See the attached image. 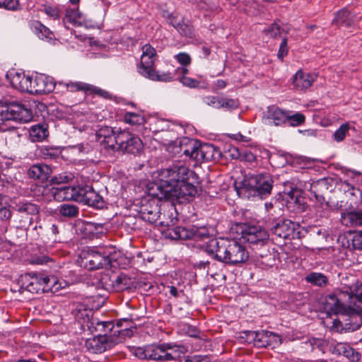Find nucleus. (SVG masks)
Returning a JSON list of instances; mask_svg holds the SVG:
<instances>
[{
    "label": "nucleus",
    "instance_id": "nucleus-1",
    "mask_svg": "<svg viewBox=\"0 0 362 362\" xmlns=\"http://www.w3.org/2000/svg\"><path fill=\"white\" fill-rule=\"evenodd\" d=\"M205 250L215 260L229 265L245 263L250 257L246 247L234 239L211 238Z\"/></svg>",
    "mask_w": 362,
    "mask_h": 362
},
{
    "label": "nucleus",
    "instance_id": "nucleus-2",
    "mask_svg": "<svg viewBox=\"0 0 362 362\" xmlns=\"http://www.w3.org/2000/svg\"><path fill=\"white\" fill-rule=\"evenodd\" d=\"M160 226L168 228V236L174 240L192 239L196 241L209 239L211 234L206 226H191L189 227L174 226L177 218L173 216L170 211H163L161 218H158Z\"/></svg>",
    "mask_w": 362,
    "mask_h": 362
},
{
    "label": "nucleus",
    "instance_id": "nucleus-3",
    "mask_svg": "<svg viewBox=\"0 0 362 362\" xmlns=\"http://www.w3.org/2000/svg\"><path fill=\"white\" fill-rule=\"evenodd\" d=\"M20 289L33 293L57 292L62 288L54 276H49L41 272H30L23 274L18 279Z\"/></svg>",
    "mask_w": 362,
    "mask_h": 362
},
{
    "label": "nucleus",
    "instance_id": "nucleus-4",
    "mask_svg": "<svg viewBox=\"0 0 362 362\" xmlns=\"http://www.w3.org/2000/svg\"><path fill=\"white\" fill-rule=\"evenodd\" d=\"M180 147L184 155L196 162H208L220 154V151L214 145L189 138H183L180 141Z\"/></svg>",
    "mask_w": 362,
    "mask_h": 362
},
{
    "label": "nucleus",
    "instance_id": "nucleus-5",
    "mask_svg": "<svg viewBox=\"0 0 362 362\" xmlns=\"http://www.w3.org/2000/svg\"><path fill=\"white\" fill-rule=\"evenodd\" d=\"M143 54L141 57V63L138 66L139 73L152 81L168 82L174 79L173 74L168 71H156L153 68L156 56V49L149 44L142 47Z\"/></svg>",
    "mask_w": 362,
    "mask_h": 362
},
{
    "label": "nucleus",
    "instance_id": "nucleus-6",
    "mask_svg": "<svg viewBox=\"0 0 362 362\" xmlns=\"http://www.w3.org/2000/svg\"><path fill=\"white\" fill-rule=\"evenodd\" d=\"M95 325V330L100 332L98 335L111 336L109 334L113 332L114 335L116 334L118 335V337L115 339L118 342L125 337L133 336L136 329L134 323L129 318L120 319L117 321L115 325L110 321L95 322V320L93 319L91 325Z\"/></svg>",
    "mask_w": 362,
    "mask_h": 362
},
{
    "label": "nucleus",
    "instance_id": "nucleus-7",
    "mask_svg": "<svg viewBox=\"0 0 362 362\" xmlns=\"http://www.w3.org/2000/svg\"><path fill=\"white\" fill-rule=\"evenodd\" d=\"M194 175L193 171L181 163H173L168 168L158 170V178L163 183L160 187L161 192L167 186H173L180 182L189 180Z\"/></svg>",
    "mask_w": 362,
    "mask_h": 362
},
{
    "label": "nucleus",
    "instance_id": "nucleus-8",
    "mask_svg": "<svg viewBox=\"0 0 362 362\" xmlns=\"http://www.w3.org/2000/svg\"><path fill=\"white\" fill-rule=\"evenodd\" d=\"M112 259L111 252L104 247L90 249L81 255V264L88 270L109 269L112 267Z\"/></svg>",
    "mask_w": 362,
    "mask_h": 362
},
{
    "label": "nucleus",
    "instance_id": "nucleus-9",
    "mask_svg": "<svg viewBox=\"0 0 362 362\" xmlns=\"http://www.w3.org/2000/svg\"><path fill=\"white\" fill-rule=\"evenodd\" d=\"M32 118V111L25 105L12 103L0 108V129L4 131L1 126L7 125V123H25Z\"/></svg>",
    "mask_w": 362,
    "mask_h": 362
},
{
    "label": "nucleus",
    "instance_id": "nucleus-10",
    "mask_svg": "<svg viewBox=\"0 0 362 362\" xmlns=\"http://www.w3.org/2000/svg\"><path fill=\"white\" fill-rule=\"evenodd\" d=\"M16 212L15 222L17 228L28 230L34 220L39 218L40 207L37 204L27 200H20L13 206Z\"/></svg>",
    "mask_w": 362,
    "mask_h": 362
},
{
    "label": "nucleus",
    "instance_id": "nucleus-11",
    "mask_svg": "<svg viewBox=\"0 0 362 362\" xmlns=\"http://www.w3.org/2000/svg\"><path fill=\"white\" fill-rule=\"evenodd\" d=\"M185 353L183 346L172 343L147 345L148 359L168 361L176 360Z\"/></svg>",
    "mask_w": 362,
    "mask_h": 362
},
{
    "label": "nucleus",
    "instance_id": "nucleus-12",
    "mask_svg": "<svg viewBox=\"0 0 362 362\" xmlns=\"http://www.w3.org/2000/svg\"><path fill=\"white\" fill-rule=\"evenodd\" d=\"M235 228L241 238L251 245L264 246L268 242V231L259 226L240 223L235 224Z\"/></svg>",
    "mask_w": 362,
    "mask_h": 362
},
{
    "label": "nucleus",
    "instance_id": "nucleus-13",
    "mask_svg": "<svg viewBox=\"0 0 362 362\" xmlns=\"http://www.w3.org/2000/svg\"><path fill=\"white\" fill-rule=\"evenodd\" d=\"M325 310L329 314L349 315L351 310L347 306V292L340 291L325 297L322 302Z\"/></svg>",
    "mask_w": 362,
    "mask_h": 362
},
{
    "label": "nucleus",
    "instance_id": "nucleus-14",
    "mask_svg": "<svg viewBox=\"0 0 362 362\" xmlns=\"http://www.w3.org/2000/svg\"><path fill=\"white\" fill-rule=\"evenodd\" d=\"M161 193L165 199L173 202L177 201L181 203L194 197L197 194V188L192 183L186 180L173 186H167Z\"/></svg>",
    "mask_w": 362,
    "mask_h": 362
},
{
    "label": "nucleus",
    "instance_id": "nucleus-15",
    "mask_svg": "<svg viewBox=\"0 0 362 362\" xmlns=\"http://www.w3.org/2000/svg\"><path fill=\"white\" fill-rule=\"evenodd\" d=\"M143 149V143L141 139L129 132L119 131L117 133V144L112 151L131 153L136 155Z\"/></svg>",
    "mask_w": 362,
    "mask_h": 362
},
{
    "label": "nucleus",
    "instance_id": "nucleus-16",
    "mask_svg": "<svg viewBox=\"0 0 362 362\" xmlns=\"http://www.w3.org/2000/svg\"><path fill=\"white\" fill-rule=\"evenodd\" d=\"M332 183V180L322 178L310 184V192L315 198L319 207L322 209V211L320 212V216H325L326 211L329 207V202L326 200L325 197L333 189Z\"/></svg>",
    "mask_w": 362,
    "mask_h": 362
},
{
    "label": "nucleus",
    "instance_id": "nucleus-17",
    "mask_svg": "<svg viewBox=\"0 0 362 362\" xmlns=\"http://www.w3.org/2000/svg\"><path fill=\"white\" fill-rule=\"evenodd\" d=\"M247 185L260 198L269 197L274 185L272 176L268 173H262L252 175L247 181Z\"/></svg>",
    "mask_w": 362,
    "mask_h": 362
},
{
    "label": "nucleus",
    "instance_id": "nucleus-18",
    "mask_svg": "<svg viewBox=\"0 0 362 362\" xmlns=\"http://www.w3.org/2000/svg\"><path fill=\"white\" fill-rule=\"evenodd\" d=\"M299 224L287 218L274 219L271 226L270 230L272 234L283 239H294L299 232Z\"/></svg>",
    "mask_w": 362,
    "mask_h": 362
},
{
    "label": "nucleus",
    "instance_id": "nucleus-19",
    "mask_svg": "<svg viewBox=\"0 0 362 362\" xmlns=\"http://www.w3.org/2000/svg\"><path fill=\"white\" fill-rule=\"evenodd\" d=\"M77 192L76 202L97 209H102L105 206L103 197L95 191L93 187L89 185L79 186Z\"/></svg>",
    "mask_w": 362,
    "mask_h": 362
},
{
    "label": "nucleus",
    "instance_id": "nucleus-20",
    "mask_svg": "<svg viewBox=\"0 0 362 362\" xmlns=\"http://www.w3.org/2000/svg\"><path fill=\"white\" fill-rule=\"evenodd\" d=\"M79 186L74 187L64 185L57 187L44 189L42 194H48L49 197L57 202H64L69 200L76 201L78 197V189Z\"/></svg>",
    "mask_w": 362,
    "mask_h": 362
},
{
    "label": "nucleus",
    "instance_id": "nucleus-21",
    "mask_svg": "<svg viewBox=\"0 0 362 362\" xmlns=\"http://www.w3.org/2000/svg\"><path fill=\"white\" fill-rule=\"evenodd\" d=\"M117 343L112 336L97 335L86 339L85 346L90 353L101 354L112 349Z\"/></svg>",
    "mask_w": 362,
    "mask_h": 362
},
{
    "label": "nucleus",
    "instance_id": "nucleus-22",
    "mask_svg": "<svg viewBox=\"0 0 362 362\" xmlns=\"http://www.w3.org/2000/svg\"><path fill=\"white\" fill-rule=\"evenodd\" d=\"M55 83L53 78L45 74H39L31 77L29 92L32 94H47L54 90Z\"/></svg>",
    "mask_w": 362,
    "mask_h": 362
},
{
    "label": "nucleus",
    "instance_id": "nucleus-23",
    "mask_svg": "<svg viewBox=\"0 0 362 362\" xmlns=\"http://www.w3.org/2000/svg\"><path fill=\"white\" fill-rule=\"evenodd\" d=\"M284 199L287 209L296 214L302 213L306 209L305 198L301 194V191L297 188H292L288 192H285Z\"/></svg>",
    "mask_w": 362,
    "mask_h": 362
},
{
    "label": "nucleus",
    "instance_id": "nucleus-24",
    "mask_svg": "<svg viewBox=\"0 0 362 362\" xmlns=\"http://www.w3.org/2000/svg\"><path fill=\"white\" fill-rule=\"evenodd\" d=\"M347 306L352 313L362 312V282H357L346 289Z\"/></svg>",
    "mask_w": 362,
    "mask_h": 362
},
{
    "label": "nucleus",
    "instance_id": "nucleus-25",
    "mask_svg": "<svg viewBox=\"0 0 362 362\" xmlns=\"http://www.w3.org/2000/svg\"><path fill=\"white\" fill-rule=\"evenodd\" d=\"M141 218L150 223H154L161 218V208L154 199L145 201L140 206Z\"/></svg>",
    "mask_w": 362,
    "mask_h": 362
},
{
    "label": "nucleus",
    "instance_id": "nucleus-26",
    "mask_svg": "<svg viewBox=\"0 0 362 362\" xmlns=\"http://www.w3.org/2000/svg\"><path fill=\"white\" fill-rule=\"evenodd\" d=\"M264 119L269 125L284 126L287 124V110L275 105L269 106L264 112Z\"/></svg>",
    "mask_w": 362,
    "mask_h": 362
},
{
    "label": "nucleus",
    "instance_id": "nucleus-27",
    "mask_svg": "<svg viewBox=\"0 0 362 362\" xmlns=\"http://www.w3.org/2000/svg\"><path fill=\"white\" fill-rule=\"evenodd\" d=\"M128 281L129 279L123 275L113 276L104 275L101 279V283L105 290L115 292L127 289L129 288Z\"/></svg>",
    "mask_w": 362,
    "mask_h": 362
},
{
    "label": "nucleus",
    "instance_id": "nucleus-28",
    "mask_svg": "<svg viewBox=\"0 0 362 362\" xmlns=\"http://www.w3.org/2000/svg\"><path fill=\"white\" fill-rule=\"evenodd\" d=\"M279 254L273 248L269 250L264 247L262 250L255 252L256 265L262 269H267L276 264Z\"/></svg>",
    "mask_w": 362,
    "mask_h": 362
},
{
    "label": "nucleus",
    "instance_id": "nucleus-29",
    "mask_svg": "<svg viewBox=\"0 0 362 362\" xmlns=\"http://www.w3.org/2000/svg\"><path fill=\"white\" fill-rule=\"evenodd\" d=\"M59 85L66 87V90L70 92L83 91L85 93H95L103 97H106L108 95L107 91L91 84L81 81H69L68 83L60 82Z\"/></svg>",
    "mask_w": 362,
    "mask_h": 362
},
{
    "label": "nucleus",
    "instance_id": "nucleus-30",
    "mask_svg": "<svg viewBox=\"0 0 362 362\" xmlns=\"http://www.w3.org/2000/svg\"><path fill=\"white\" fill-rule=\"evenodd\" d=\"M6 77L13 88L22 92H29L31 84V76H26L23 72L11 71L6 74Z\"/></svg>",
    "mask_w": 362,
    "mask_h": 362
},
{
    "label": "nucleus",
    "instance_id": "nucleus-31",
    "mask_svg": "<svg viewBox=\"0 0 362 362\" xmlns=\"http://www.w3.org/2000/svg\"><path fill=\"white\" fill-rule=\"evenodd\" d=\"M117 132L112 127L105 126L100 128L96 132L98 140L103 144L104 148L113 151L115 145L117 144Z\"/></svg>",
    "mask_w": 362,
    "mask_h": 362
},
{
    "label": "nucleus",
    "instance_id": "nucleus-32",
    "mask_svg": "<svg viewBox=\"0 0 362 362\" xmlns=\"http://www.w3.org/2000/svg\"><path fill=\"white\" fill-rule=\"evenodd\" d=\"M52 173L51 167L47 164L37 163L31 165L28 170L30 178L46 181Z\"/></svg>",
    "mask_w": 362,
    "mask_h": 362
},
{
    "label": "nucleus",
    "instance_id": "nucleus-33",
    "mask_svg": "<svg viewBox=\"0 0 362 362\" xmlns=\"http://www.w3.org/2000/svg\"><path fill=\"white\" fill-rule=\"evenodd\" d=\"M315 80L314 75L298 71L293 77V86L296 90H303L309 88Z\"/></svg>",
    "mask_w": 362,
    "mask_h": 362
},
{
    "label": "nucleus",
    "instance_id": "nucleus-34",
    "mask_svg": "<svg viewBox=\"0 0 362 362\" xmlns=\"http://www.w3.org/2000/svg\"><path fill=\"white\" fill-rule=\"evenodd\" d=\"M332 24L337 27L351 28L354 25V16L344 8L335 13Z\"/></svg>",
    "mask_w": 362,
    "mask_h": 362
},
{
    "label": "nucleus",
    "instance_id": "nucleus-35",
    "mask_svg": "<svg viewBox=\"0 0 362 362\" xmlns=\"http://www.w3.org/2000/svg\"><path fill=\"white\" fill-rule=\"evenodd\" d=\"M305 281L312 286L324 288L328 285L329 279L322 273L312 272L305 276Z\"/></svg>",
    "mask_w": 362,
    "mask_h": 362
},
{
    "label": "nucleus",
    "instance_id": "nucleus-36",
    "mask_svg": "<svg viewBox=\"0 0 362 362\" xmlns=\"http://www.w3.org/2000/svg\"><path fill=\"white\" fill-rule=\"evenodd\" d=\"M334 350L352 361H358L361 358L360 354L347 344L338 343Z\"/></svg>",
    "mask_w": 362,
    "mask_h": 362
},
{
    "label": "nucleus",
    "instance_id": "nucleus-37",
    "mask_svg": "<svg viewBox=\"0 0 362 362\" xmlns=\"http://www.w3.org/2000/svg\"><path fill=\"white\" fill-rule=\"evenodd\" d=\"M84 17L78 8H69L66 11L65 17L63 19L64 25L69 23L75 26H81L84 23Z\"/></svg>",
    "mask_w": 362,
    "mask_h": 362
},
{
    "label": "nucleus",
    "instance_id": "nucleus-38",
    "mask_svg": "<svg viewBox=\"0 0 362 362\" xmlns=\"http://www.w3.org/2000/svg\"><path fill=\"white\" fill-rule=\"evenodd\" d=\"M346 247L352 250H362V230L355 231L344 236Z\"/></svg>",
    "mask_w": 362,
    "mask_h": 362
},
{
    "label": "nucleus",
    "instance_id": "nucleus-39",
    "mask_svg": "<svg viewBox=\"0 0 362 362\" xmlns=\"http://www.w3.org/2000/svg\"><path fill=\"white\" fill-rule=\"evenodd\" d=\"M30 136L33 141H42L48 136V130L45 124L33 125L30 131Z\"/></svg>",
    "mask_w": 362,
    "mask_h": 362
},
{
    "label": "nucleus",
    "instance_id": "nucleus-40",
    "mask_svg": "<svg viewBox=\"0 0 362 362\" xmlns=\"http://www.w3.org/2000/svg\"><path fill=\"white\" fill-rule=\"evenodd\" d=\"M59 214L61 216L68 218L78 217L79 208L72 204H63L58 207Z\"/></svg>",
    "mask_w": 362,
    "mask_h": 362
},
{
    "label": "nucleus",
    "instance_id": "nucleus-41",
    "mask_svg": "<svg viewBox=\"0 0 362 362\" xmlns=\"http://www.w3.org/2000/svg\"><path fill=\"white\" fill-rule=\"evenodd\" d=\"M264 33L266 35H269L271 37L279 38L283 33H285L287 34L288 30L281 28L280 24L275 21L272 23L267 28H265L264 30Z\"/></svg>",
    "mask_w": 362,
    "mask_h": 362
},
{
    "label": "nucleus",
    "instance_id": "nucleus-42",
    "mask_svg": "<svg viewBox=\"0 0 362 362\" xmlns=\"http://www.w3.org/2000/svg\"><path fill=\"white\" fill-rule=\"evenodd\" d=\"M40 156L45 160H54L61 153L59 148L52 146H43L40 150Z\"/></svg>",
    "mask_w": 362,
    "mask_h": 362
},
{
    "label": "nucleus",
    "instance_id": "nucleus-43",
    "mask_svg": "<svg viewBox=\"0 0 362 362\" xmlns=\"http://www.w3.org/2000/svg\"><path fill=\"white\" fill-rule=\"evenodd\" d=\"M287 124L293 127L300 126L305 122V115L299 112L292 115L291 111L287 110Z\"/></svg>",
    "mask_w": 362,
    "mask_h": 362
},
{
    "label": "nucleus",
    "instance_id": "nucleus-44",
    "mask_svg": "<svg viewBox=\"0 0 362 362\" xmlns=\"http://www.w3.org/2000/svg\"><path fill=\"white\" fill-rule=\"evenodd\" d=\"M124 120L126 123L132 125H141L143 124L145 121L143 116L134 112L125 113Z\"/></svg>",
    "mask_w": 362,
    "mask_h": 362
},
{
    "label": "nucleus",
    "instance_id": "nucleus-45",
    "mask_svg": "<svg viewBox=\"0 0 362 362\" xmlns=\"http://www.w3.org/2000/svg\"><path fill=\"white\" fill-rule=\"evenodd\" d=\"M177 31L182 36L192 38L194 36L192 26L189 22H185L182 19V22L176 28Z\"/></svg>",
    "mask_w": 362,
    "mask_h": 362
},
{
    "label": "nucleus",
    "instance_id": "nucleus-46",
    "mask_svg": "<svg viewBox=\"0 0 362 362\" xmlns=\"http://www.w3.org/2000/svg\"><path fill=\"white\" fill-rule=\"evenodd\" d=\"M256 337H255L254 346L258 348L267 347L268 344L267 342L268 331L267 330H258L256 331Z\"/></svg>",
    "mask_w": 362,
    "mask_h": 362
},
{
    "label": "nucleus",
    "instance_id": "nucleus-47",
    "mask_svg": "<svg viewBox=\"0 0 362 362\" xmlns=\"http://www.w3.org/2000/svg\"><path fill=\"white\" fill-rule=\"evenodd\" d=\"M35 28L39 30V37L45 39L47 41H51L54 38L53 33L40 23L37 22Z\"/></svg>",
    "mask_w": 362,
    "mask_h": 362
},
{
    "label": "nucleus",
    "instance_id": "nucleus-48",
    "mask_svg": "<svg viewBox=\"0 0 362 362\" xmlns=\"http://www.w3.org/2000/svg\"><path fill=\"white\" fill-rule=\"evenodd\" d=\"M346 218L351 226L362 227V211L349 212L346 215Z\"/></svg>",
    "mask_w": 362,
    "mask_h": 362
},
{
    "label": "nucleus",
    "instance_id": "nucleus-49",
    "mask_svg": "<svg viewBox=\"0 0 362 362\" xmlns=\"http://www.w3.org/2000/svg\"><path fill=\"white\" fill-rule=\"evenodd\" d=\"M239 106V101L237 99L222 98L221 101V108L228 111L235 110Z\"/></svg>",
    "mask_w": 362,
    "mask_h": 362
},
{
    "label": "nucleus",
    "instance_id": "nucleus-50",
    "mask_svg": "<svg viewBox=\"0 0 362 362\" xmlns=\"http://www.w3.org/2000/svg\"><path fill=\"white\" fill-rule=\"evenodd\" d=\"M350 129L349 124H341L334 133V139L336 141H342Z\"/></svg>",
    "mask_w": 362,
    "mask_h": 362
},
{
    "label": "nucleus",
    "instance_id": "nucleus-51",
    "mask_svg": "<svg viewBox=\"0 0 362 362\" xmlns=\"http://www.w3.org/2000/svg\"><path fill=\"white\" fill-rule=\"evenodd\" d=\"M221 97L209 95L204 97L202 98V101L204 104L209 106H211L217 109H221Z\"/></svg>",
    "mask_w": 362,
    "mask_h": 362
},
{
    "label": "nucleus",
    "instance_id": "nucleus-52",
    "mask_svg": "<svg viewBox=\"0 0 362 362\" xmlns=\"http://www.w3.org/2000/svg\"><path fill=\"white\" fill-rule=\"evenodd\" d=\"M267 342L268 344V346H271L274 349L281 344V339L279 335L268 331Z\"/></svg>",
    "mask_w": 362,
    "mask_h": 362
},
{
    "label": "nucleus",
    "instance_id": "nucleus-53",
    "mask_svg": "<svg viewBox=\"0 0 362 362\" xmlns=\"http://www.w3.org/2000/svg\"><path fill=\"white\" fill-rule=\"evenodd\" d=\"M288 38L286 36H284L279 48L277 57L279 59L283 60V59L288 54Z\"/></svg>",
    "mask_w": 362,
    "mask_h": 362
},
{
    "label": "nucleus",
    "instance_id": "nucleus-54",
    "mask_svg": "<svg viewBox=\"0 0 362 362\" xmlns=\"http://www.w3.org/2000/svg\"><path fill=\"white\" fill-rule=\"evenodd\" d=\"M256 331L246 330L240 333V338L245 342L247 344H252L254 345V342L255 341V337H256Z\"/></svg>",
    "mask_w": 362,
    "mask_h": 362
},
{
    "label": "nucleus",
    "instance_id": "nucleus-55",
    "mask_svg": "<svg viewBox=\"0 0 362 362\" xmlns=\"http://www.w3.org/2000/svg\"><path fill=\"white\" fill-rule=\"evenodd\" d=\"M18 6V0H0V8L15 11Z\"/></svg>",
    "mask_w": 362,
    "mask_h": 362
},
{
    "label": "nucleus",
    "instance_id": "nucleus-56",
    "mask_svg": "<svg viewBox=\"0 0 362 362\" xmlns=\"http://www.w3.org/2000/svg\"><path fill=\"white\" fill-rule=\"evenodd\" d=\"M179 80L184 86L189 88H197L200 83L198 81L185 76L180 78Z\"/></svg>",
    "mask_w": 362,
    "mask_h": 362
},
{
    "label": "nucleus",
    "instance_id": "nucleus-57",
    "mask_svg": "<svg viewBox=\"0 0 362 362\" xmlns=\"http://www.w3.org/2000/svg\"><path fill=\"white\" fill-rule=\"evenodd\" d=\"M177 61L182 66H187L191 63L190 56L185 52H180L175 55Z\"/></svg>",
    "mask_w": 362,
    "mask_h": 362
},
{
    "label": "nucleus",
    "instance_id": "nucleus-58",
    "mask_svg": "<svg viewBox=\"0 0 362 362\" xmlns=\"http://www.w3.org/2000/svg\"><path fill=\"white\" fill-rule=\"evenodd\" d=\"M133 353L140 359H148L147 346L134 348Z\"/></svg>",
    "mask_w": 362,
    "mask_h": 362
},
{
    "label": "nucleus",
    "instance_id": "nucleus-59",
    "mask_svg": "<svg viewBox=\"0 0 362 362\" xmlns=\"http://www.w3.org/2000/svg\"><path fill=\"white\" fill-rule=\"evenodd\" d=\"M240 160L248 163H253L256 160V156L250 151H243L239 153Z\"/></svg>",
    "mask_w": 362,
    "mask_h": 362
},
{
    "label": "nucleus",
    "instance_id": "nucleus-60",
    "mask_svg": "<svg viewBox=\"0 0 362 362\" xmlns=\"http://www.w3.org/2000/svg\"><path fill=\"white\" fill-rule=\"evenodd\" d=\"M12 213L7 207H0V220L2 221H7L11 219Z\"/></svg>",
    "mask_w": 362,
    "mask_h": 362
},
{
    "label": "nucleus",
    "instance_id": "nucleus-61",
    "mask_svg": "<svg viewBox=\"0 0 362 362\" xmlns=\"http://www.w3.org/2000/svg\"><path fill=\"white\" fill-rule=\"evenodd\" d=\"M185 362H211L209 358L207 356L196 355L193 356H189L185 359Z\"/></svg>",
    "mask_w": 362,
    "mask_h": 362
},
{
    "label": "nucleus",
    "instance_id": "nucleus-62",
    "mask_svg": "<svg viewBox=\"0 0 362 362\" xmlns=\"http://www.w3.org/2000/svg\"><path fill=\"white\" fill-rule=\"evenodd\" d=\"M59 230L58 226L56 224H52V226L49 228V235L50 238L53 240L54 242L60 241L57 239V235L59 234Z\"/></svg>",
    "mask_w": 362,
    "mask_h": 362
},
{
    "label": "nucleus",
    "instance_id": "nucleus-63",
    "mask_svg": "<svg viewBox=\"0 0 362 362\" xmlns=\"http://www.w3.org/2000/svg\"><path fill=\"white\" fill-rule=\"evenodd\" d=\"M45 12L47 15L52 18L53 19H57L59 17V11L56 8L51 6H45Z\"/></svg>",
    "mask_w": 362,
    "mask_h": 362
},
{
    "label": "nucleus",
    "instance_id": "nucleus-64",
    "mask_svg": "<svg viewBox=\"0 0 362 362\" xmlns=\"http://www.w3.org/2000/svg\"><path fill=\"white\" fill-rule=\"evenodd\" d=\"M168 21L170 25H172L173 28L176 29L179 25L180 23L182 22V19H179L177 16L170 14L168 18Z\"/></svg>",
    "mask_w": 362,
    "mask_h": 362
}]
</instances>
